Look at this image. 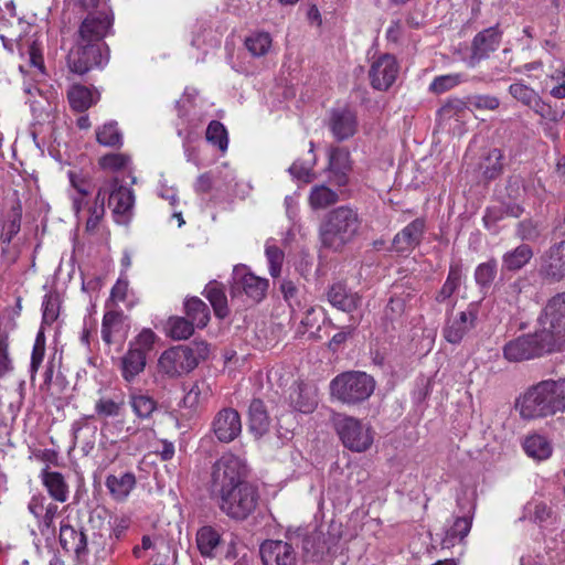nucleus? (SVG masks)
<instances>
[{
  "instance_id": "1",
  "label": "nucleus",
  "mask_w": 565,
  "mask_h": 565,
  "mask_svg": "<svg viewBox=\"0 0 565 565\" xmlns=\"http://www.w3.org/2000/svg\"><path fill=\"white\" fill-rule=\"evenodd\" d=\"M515 407L523 419H536L565 412V381L545 380L530 386Z\"/></svg>"
},
{
  "instance_id": "2",
  "label": "nucleus",
  "mask_w": 565,
  "mask_h": 565,
  "mask_svg": "<svg viewBox=\"0 0 565 565\" xmlns=\"http://www.w3.org/2000/svg\"><path fill=\"white\" fill-rule=\"evenodd\" d=\"M362 220L356 210L342 205L329 211L320 225V241L323 247L340 252L351 243L361 228Z\"/></svg>"
},
{
  "instance_id": "3",
  "label": "nucleus",
  "mask_w": 565,
  "mask_h": 565,
  "mask_svg": "<svg viewBox=\"0 0 565 565\" xmlns=\"http://www.w3.org/2000/svg\"><path fill=\"white\" fill-rule=\"evenodd\" d=\"M374 388V379L361 371L343 372L330 383L331 396L348 405L366 401L373 394Z\"/></svg>"
},
{
  "instance_id": "4",
  "label": "nucleus",
  "mask_w": 565,
  "mask_h": 565,
  "mask_svg": "<svg viewBox=\"0 0 565 565\" xmlns=\"http://www.w3.org/2000/svg\"><path fill=\"white\" fill-rule=\"evenodd\" d=\"M248 469L243 459L224 454L212 467L210 489L212 497L247 483Z\"/></svg>"
},
{
  "instance_id": "5",
  "label": "nucleus",
  "mask_w": 565,
  "mask_h": 565,
  "mask_svg": "<svg viewBox=\"0 0 565 565\" xmlns=\"http://www.w3.org/2000/svg\"><path fill=\"white\" fill-rule=\"evenodd\" d=\"M218 507L228 518L237 521L246 520L257 508L259 494L252 483L217 494Z\"/></svg>"
},
{
  "instance_id": "6",
  "label": "nucleus",
  "mask_w": 565,
  "mask_h": 565,
  "mask_svg": "<svg viewBox=\"0 0 565 565\" xmlns=\"http://www.w3.org/2000/svg\"><path fill=\"white\" fill-rule=\"evenodd\" d=\"M557 351V348L540 331L520 335L507 342L503 356L509 362H522Z\"/></svg>"
},
{
  "instance_id": "7",
  "label": "nucleus",
  "mask_w": 565,
  "mask_h": 565,
  "mask_svg": "<svg viewBox=\"0 0 565 565\" xmlns=\"http://www.w3.org/2000/svg\"><path fill=\"white\" fill-rule=\"evenodd\" d=\"M539 330L561 350L565 344V292L552 297L539 319Z\"/></svg>"
},
{
  "instance_id": "8",
  "label": "nucleus",
  "mask_w": 565,
  "mask_h": 565,
  "mask_svg": "<svg viewBox=\"0 0 565 565\" xmlns=\"http://www.w3.org/2000/svg\"><path fill=\"white\" fill-rule=\"evenodd\" d=\"M331 419L344 447L358 452L371 447L373 433L361 420L339 413L333 414Z\"/></svg>"
},
{
  "instance_id": "9",
  "label": "nucleus",
  "mask_w": 565,
  "mask_h": 565,
  "mask_svg": "<svg viewBox=\"0 0 565 565\" xmlns=\"http://www.w3.org/2000/svg\"><path fill=\"white\" fill-rule=\"evenodd\" d=\"M108 61L106 44H88L76 41L67 54V66L72 73L84 75L93 67H98Z\"/></svg>"
},
{
  "instance_id": "10",
  "label": "nucleus",
  "mask_w": 565,
  "mask_h": 565,
  "mask_svg": "<svg viewBox=\"0 0 565 565\" xmlns=\"http://www.w3.org/2000/svg\"><path fill=\"white\" fill-rule=\"evenodd\" d=\"M198 355L186 345H178L166 350L158 360V370L168 377H178L196 367Z\"/></svg>"
},
{
  "instance_id": "11",
  "label": "nucleus",
  "mask_w": 565,
  "mask_h": 565,
  "mask_svg": "<svg viewBox=\"0 0 565 565\" xmlns=\"http://www.w3.org/2000/svg\"><path fill=\"white\" fill-rule=\"evenodd\" d=\"M268 287V279L256 276L247 266L242 264L234 266L231 285L232 296L244 294L258 303L265 299Z\"/></svg>"
},
{
  "instance_id": "12",
  "label": "nucleus",
  "mask_w": 565,
  "mask_h": 565,
  "mask_svg": "<svg viewBox=\"0 0 565 565\" xmlns=\"http://www.w3.org/2000/svg\"><path fill=\"white\" fill-rule=\"evenodd\" d=\"M477 321L478 308L473 303L468 305L463 311L449 312L443 327V337L448 343L459 344L476 328Z\"/></svg>"
},
{
  "instance_id": "13",
  "label": "nucleus",
  "mask_w": 565,
  "mask_h": 565,
  "mask_svg": "<svg viewBox=\"0 0 565 565\" xmlns=\"http://www.w3.org/2000/svg\"><path fill=\"white\" fill-rule=\"evenodd\" d=\"M109 206L118 224H127L132 215L135 204L134 191L122 185L118 178L109 183Z\"/></svg>"
},
{
  "instance_id": "14",
  "label": "nucleus",
  "mask_w": 565,
  "mask_h": 565,
  "mask_svg": "<svg viewBox=\"0 0 565 565\" xmlns=\"http://www.w3.org/2000/svg\"><path fill=\"white\" fill-rule=\"evenodd\" d=\"M399 72L396 58L391 54L379 56L371 64L369 77L374 89L385 92L395 83Z\"/></svg>"
},
{
  "instance_id": "15",
  "label": "nucleus",
  "mask_w": 565,
  "mask_h": 565,
  "mask_svg": "<svg viewBox=\"0 0 565 565\" xmlns=\"http://www.w3.org/2000/svg\"><path fill=\"white\" fill-rule=\"evenodd\" d=\"M113 18L106 12L87 15L78 30L77 41L88 44H105L104 38L110 31Z\"/></svg>"
},
{
  "instance_id": "16",
  "label": "nucleus",
  "mask_w": 565,
  "mask_h": 565,
  "mask_svg": "<svg viewBox=\"0 0 565 565\" xmlns=\"http://www.w3.org/2000/svg\"><path fill=\"white\" fill-rule=\"evenodd\" d=\"M263 565H297L292 544L281 540H266L259 546Z\"/></svg>"
},
{
  "instance_id": "17",
  "label": "nucleus",
  "mask_w": 565,
  "mask_h": 565,
  "mask_svg": "<svg viewBox=\"0 0 565 565\" xmlns=\"http://www.w3.org/2000/svg\"><path fill=\"white\" fill-rule=\"evenodd\" d=\"M212 430L221 443H231L242 433V420L234 408H222L212 422Z\"/></svg>"
},
{
  "instance_id": "18",
  "label": "nucleus",
  "mask_w": 565,
  "mask_h": 565,
  "mask_svg": "<svg viewBox=\"0 0 565 565\" xmlns=\"http://www.w3.org/2000/svg\"><path fill=\"white\" fill-rule=\"evenodd\" d=\"M540 274L554 281L565 277V239L551 246L542 256Z\"/></svg>"
},
{
  "instance_id": "19",
  "label": "nucleus",
  "mask_w": 565,
  "mask_h": 565,
  "mask_svg": "<svg viewBox=\"0 0 565 565\" xmlns=\"http://www.w3.org/2000/svg\"><path fill=\"white\" fill-rule=\"evenodd\" d=\"M501 41V33L495 26L488 28L479 32L471 47V55L468 61L470 67H475L481 60L486 58L490 52L497 50Z\"/></svg>"
},
{
  "instance_id": "20",
  "label": "nucleus",
  "mask_w": 565,
  "mask_h": 565,
  "mask_svg": "<svg viewBox=\"0 0 565 565\" xmlns=\"http://www.w3.org/2000/svg\"><path fill=\"white\" fill-rule=\"evenodd\" d=\"M328 302L335 309L347 313L355 311L362 301V297L338 281L330 285L326 291Z\"/></svg>"
},
{
  "instance_id": "21",
  "label": "nucleus",
  "mask_w": 565,
  "mask_h": 565,
  "mask_svg": "<svg viewBox=\"0 0 565 565\" xmlns=\"http://www.w3.org/2000/svg\"><path fill=\"white\" fill-rule=\"evenodd\" d=\"M329 127L337 140H345L356 132V114L349 108L333 109L330 115Z\"/></svg>"
},
{
  "instance_id": "22",
  "label": "nucleus",
  "mask_w": 565,
  "mask_h": 565,
  "mask_svg": "<svg viewBox=\"0 0 565 565\" xmlns=\"http://www.w3.org/2000/svg\"><path fill=\"white\" fill-rule=\"evenodd\" d=\"M425 230V222L416 218L398 232L393 239V247L397 252H408L418 246L422 242Z\"/></svg>"
},
{
  "instance_id": "23",
  "label": "nucleus",
  "mask_w": 565,
  "mask_h": 565,
  "mask_svg": "<svg viewBox=\"0 0 565 565\" xmlns=\"http://www.w3.org/2000/svg\"><path fill=\"white\" fill-rule=\"evenodd\" d=\"M328 170L332 181L338 185L348 183V173L351 170L350 153L344 148H333L329 153Z\"/></svg>"
},
{
  "instance_id": "24",
  "label": "nucleus",
  "mask_w": 565,
  "mask_h": 565,
  "mask_svg": "<svg viewBox=\"0 0 565 565\" xmlns=\"http://www.w3.org/2000/svg\"><path fill=\"white\" fill-rule=\"evenodd\" d=\"M60 543L66 552H73L77 556L87 553V537L82 531H76L67 520H63L60 526Z\"/></svg>"
},
{
  "instance_id": "25",
  "label": "nucleus",
  "mask_w": 565,
  "mask_h": 565,
  "mask_svg": "<svg viewBox=\"0 0 565 565\" xmlns=\"http://www.w3.org/2000/svg\"><path fill=\"white\" fill-rule=\"evenodd\" d=\"M41 481L53 500L61 503L67 501L70 487L61 472L45 468L41 471Z\"/></svg>"
},
{
  "instance_id": "26",
  "label": "nucleus",
  "mask_w": 565,
  "mask_h": 565,
  "mask_svg": "<svg viewBox=\"0 0 565 565\" xmlns=\"http://www.w3.org/2000/svg\"><path fill=\"white\" fill-rule=\"evenodd\" d=\"M147 356L136 349L128 351L120 359L121 376L126 382H134L135 379L145 371Z\"/></svg>"
},
{
  "instance_id": "27",
  "label": "nucleus",
  "mask_w": 565,
  "mask_h": 565,
  "mask_svg": "<svg viewBox=\"0 0 565 565\" xmlns=\"http://www.w3.org/2000/svg\"><path fill=\"white\" fill-rule=\"evenodd\" d=\"M509 93L522 105L533 109L537 114H543L545 105L540 95L532 87L518 82L510 85Z\"/></svg>"
},
{
  "instance_id": "28",
  "label": "nucleus",
  "mask_w": 565,
  "mask_h": 565,
  "mask_svg": "<svg viewBox=\"0 0 565 565\" xmlns=\"http://www.w3.org/2000/svg\"><path fill=\"white\" fill-rule=\"evenodd\" d=\"M108 189L102 186L98 189L94 201L88 205V218L86 221L85 231L94 234L99 228V225L105 216V200Z\"/></svg>"
},
{
  "instance_id": "29",
  "label": "nucleus",
  "mask_w": 565,
  "mask_h": 565,
  "mask_svg": "<svg viewBox=\"0 0 565 565\" xmlns=\"http://www.w3.org/2000/svg\"><path fill=\"white\" fill-rule=\"evenodd\" d=\"M248 415L249 429L255 436L262 437L268 431L270 420L263 401L253 399L249 405Z\"/></svg>"
},
{
  "instance_id": "30",
  "label": "nucleus",
  "mask_w": 565,
  "mask_h": 565,
  "mask_svg": "<svg viewBox=\"0 0 565 565\" xmlns=\"http://www.w3.org/2000/svg\"><path fill=\"white\" fill-rule=\"evenodd\" d=\"M470 114V109L467 104L459 99H449L439 110L438 119L440 124H450L452 120L456 125H460Z\"/></svg>"
},
{
  "instance_id": "31",
  "label": "nucleus",
  "mask_w": 565,
  "mask_h": 565,
  "mask_svg": "<svg viewBox=\"0 0 565 565\" xmlns=\"http://www.w3.org/2000/svg\"><path fill=\"white\" fill-rule=\"evenodd\" d=\"M504 154L498 149H491L480 161L479 169L484 180L491 181L499 178L504 169Z\"/></svg>"
},
{
  "instance_id": "32",
  "label": "nucleus",
  "mask_w": 565,
  "mask_h": 565,
  "mask_svg": "<svg viewBox=\"0 0 565 565\" xmlns=\"http://www.w3.org/2000/svg\"><path fill=\"white\" fill-rule=\"evenodd\" d=\"M203 295L207 298L213 307L214 313L217 318L227 317L230 310L227 306V298L222 284L217 281H210L203 291Z\"/></svg>"
},
{
  "instance_id": "33",
  "label": "nucleus",
  "mask_w": 565,
  "mask_h": 565,
  "mask_svg": "<svg viewBox=\"0 0 565 565\" xmlns=\"http://www.w3.org/2000/svg\"><path fill=\"white\" fill-rule=\"evenodd\" d=\"M290 402L295 409L305 414L311 413L318 404L316 390L300 384L290 394Z\"/></svg>"
},
{
  "instance_id": "34",
  "label": "nucleus",
  "mask_w": 565,
  "mask_h": 565,
  "mask_svg": "<svg viewBox=\"0 0 565 565\" xmlns=\"http://www.w3.org/2000/svg\"><path fill=\"white\" fill-rule=\"evenodd\" d=\"M184 312L196 328H205L210 321V309L207 305L198 297H191L184 301Z\"/></svg>"
},
{
  "instance_id": "35",
  "label": "nucleus",
  "mask_w": 565,
  "mask_h": 565,
  "mask_svg": "<svg viewBox=\"0 0 565 565\" xmlns=\"http://www.w3.org/2000/svg\"><path fill=\"white\" fill-rule=\"evenodd\" d=\"M136 484L135 475L126 472L120 476L110 475L106 479V487L116 500H125Z\"/></svg>"
},
{
  "instance_id": "36",
  "label": "nucleus",
  "mask_w": 565,
  "mask_h": 565,
  "mask_svg": "<svg viewBox=\"0 0 565 565\" xmlns=\"http://www.w3.org/2000/svg\"><path fill=\"white\" fill-rule=\"evenodd\" d=\"M533 250L526 245L522 244L505 253L502 257V271H518L523 268L532 258Z\"/></svg>"
},
{
  "instance_id": "37",
  "label": "nucleus",
  "mask_w": 565,
  "mask_h": 565,
  "mask_svg": "<svg viewBox=\"0 0 565 565\" xmlns=\"http://www.w3.org/2000/svg\"><path fill=\"white\" fill-rule=\"evenodd\" d=\"M462 281V267L460 264L455 263L449 267L448 276L440 290L437 292L435 299L441 303L449 299L459 288Z\"/></svg>"
},
{
  "instance_id": "38",
  "label": "nucleus",
  "mask_w": 565,
  "mask_h": 565,
  "mask_svg": "<svg viewBox=\"0 0 565 565\" xmlns=\"http://www.w3.org/2000/svg\"><path fill=\"white\" fill-rule=\"evenodd\" d=\"M129 404L134 414L140 419H148L157 409V402L141 392H130Z\"/></svg>"
},
{
  "instance_id": "39",
  "label": "nucleus",
  "mask_w": 565,
  "mask_h": 565,
  "mask_svg": "<svg viewBox=\"0 0 565 565\" xmlns=\"http://www.w3.org/2000/svg\"><path fill=\"white\" fill-rule=\"evenodd\" d=\"M67 99L71 108L75 111H85L95 103L92 90L79 84L70 87Z\"/></svg>"
},
{
  "instance_id": "40",
  "label": "nucleus",
  "mask_w": 565,
  "mask_h": 565,
  "mask_svg": "<svg viewBox=\"0 0 565 565\" xmlns=\"http://www.w3.org/2000/svg\"><path fill=\"white\" fill-rule=\"evenodd\" d=\"M125 317L120 311H108L102 323V338L107 344L114 342V337L124 329Z\"/></svg>"
},
{
  "instance_id": "41",
  "label": "nucleus",
  "mask_w": 565,
  "mask_h": 565,
  "mask_svg": "<svg viewBox=\"0 0 565 565\" xmlns=\"http://www.w3.org/2000/svg\"><path fill=\"white\" fill-rule=\"evenodd\" d=\"M523 448L527 456L536 459H547L552 454V446L550 441L541 435L529 436L523 444Z\"/></svg>"
},
{
  "instance_id": "42",
  "label": "nucleus",
  "mask_w": 565,
  "mask_h": 565,
  "mask_svg": "<svg viewBox=\"0 0 565 565\" xmlns=\"http://www.w3.org/2000/svg\"><path fill=\"white\" fill-rule=\"evenodd\" d=\"M220 542V534L211 526H203L196 533V545L203 556H213V552Z\"/></svg>"
},
{
  "instance_id": "43",
  "label": "nucleus",
  "mask_w": 565,
  "mask_h": 565,
  "mask_svg": "<svg viewBox=\"0 0 565 565\" xmlns=\"http://www.w3.org/2000/svg\"><path fill=\"white\" fill-rule=\"evenodd\" d=\"M339 196L337 192L326 185H316L309 194V204L313 210L326 209L337 203Z\"/></svg>"
},
{
  "instance_id": "44",
  "label": "nucleus",
  "mask_w": 565,
  "mask_h": 565,
  "mask_svg": "<svg viewBox=\"0 0 565 565\" xmlns=\"http://www.w3.org/2000/svg\"><path fill=\"white\" fill-rule=\"evenodd\" d=\"M194 324L183 317H171L167 321V334L173 340H186L194 332Z\"/></svg>"
},
{
  "instance_id": "45",
  "label": "nucleus",
  "mask_w": 565,
  "mask_h": 565,
  "mask_svg": "<svg viewBox=\"0 0 565 565\" xmlns=\"http://www.w3.org/2000/svg\"><path fill=\"white\" fill-rule=\"evenodd\" d=\"M125 407V399L121 396L111 398L108 396L99 397L95 403V412L102 418L117 417Z\"/></svg>"
},
{
  "instance_id": "46",
  "label": "nucleus",
  "mask_w": 565,
  "mask_h": 565,
  "mask_svg": "<svg viewBox=\"0 0 565 565\" xmlns=\"http://www.w3.org/2000/svg\"><path fill=\"white\" fill-rule=\"evenodd\" d=\"M471 529L470 518H457L449 530H447L445 537L443 539V546H454L456 541H462Z\"/></svg>"
},
{
  "instance_id": "47",
  "label": "nucleus",
  "mask_w": 565,
  "mask_h": 565,
  "mask_svg": "<svg viewBox=\"0 0 565 565\" xmlns=\"http://www.w3.org/2000/svg\"><path fill=\"white\" fill-rule=\"evenodd\" d=\"M244 44L253 56L260 57L271 47V36L267 32H254L245 39Z\"/></svg>"
},
{
  "instance_id": "48",
  "label": "nucleus",
  "mask_w": 565,
  "mask_h": 565,
  "mask_svg": "<svg viewBox=\"0 0 565 565\" xmlns=\"http://www.w3.org/2000/svg\"><path fill=\"white\" fill-rule=\"evenodd\" d=\"M21 227V207L13 206L2 224L1 241L9 244Z\"/></svg>"
},
{
  "instance_id": "49",
  "label": "nucleus",
  "mask_w": 565,
  "mask_h": 565,
  "mask_svg": "<svg viewBox=\"0 0 565 565\" xmlns=\"http://www.w3.org/2000/svg\"><path fill=\"white\" fill-rule=\"evenodd\" d=\"M97 141L106 147H120L122 143V135L117 127V122H108L96 131Z\"/></svg>"
},
{
  "instance_id": "50",
  "label": "nucleus",
  "mask_w": 565,
  "mask_h": 565,
  "mask_svg": "<svg viewBox=\"0 0 565 565\" xmlns=\"http://www.w3.org/2000/svg\"><path fill=\"white\" fill-rule=\"evenodd\" d=\"M311 158L308 160H296L289 168V172L298 180L310 182L313 175V167L316 164V157L313 152V142H310Z\"/></svg>"
},
{
  "instance_id": "51",
  "label": "nucleus",
  "mask_w": 565,
  "mask_h": 565,
  "mask_svg": "<svg viewBox=\"0 0 565 565\" xmlns=\"http://www.w3.org/2000/svg\"><path fill=\"white\" fill-rule=\"evenodd\" d=\"M206 139L212 145L217 146L221 151H225L227 149V131L224 125L217 120H213L209 124L206 129Z\"/></svg>"
},
{
  "instance_id": "52",
  "label": "nucleus",
  "mask_w": 565,
  "mask_h": 565,
  "mask_svg": "<svg viewBox=\"0 0 565 565\" xmlns=\"http://www.w3.org/2000/svg\"><path fill=\"white\" fill-rule=\"evenodd\" d=\"M303 552L312 561H319L324 553V541L321 534L313 533L307 535L302 543Z\"/></svg>"
},
{
  "instance_id": "53",
  "label": "nucleus",
  "mask_w": 565,
  "mask_h": 565,
  "mask_svg": "<svg viewBox=\"0 0 565 565\" xmlns=\"http://www.w3.org/2000/svg\"><path fill=\"white\" fill-rule=\"evenodd\" d=\"M497 275V262L490 259L480 264L475 271L476 282L481 287H489Z\"/></svg>"
},
{
  "instance_id": "54",
  "label": "nucleus",
  "mask_w": 565,
  "mask_h": 565,
  "mask_svg": "<svg viewBox=\"0 0 565 565\" xmlns=\"http://www.w3.org/2000/svg\"><path fill=\"white\" fill-rule=\"evenodd\" d=\"M265 254L269 264V274L273 277H278L285 258L284 252L279 247L267 242Z\"/></svg>"
},
{
  "instance_id": "55",
  "label": "nucleus",
  "mask_w": 565,
  "mask_h": 565,
  "mask_svg": "<svg viewBox=\"0 0 565 565\" xmlns=\"http://www.w3.org/2000/svg\"><path fill=\"white\" fill-rule=\"evenodd\" d=\"M45 512H42L41 518L39 519V527L42 534H51L55 535V523L54 520L58 513V507L54 503H49L45 507Z\"/></svg>"
},
{
  "instance_id": "56",
  "label": "nucleus",
  "mask_w": 565,
  "mask_h": 565,
  "mask_svg": "<svg viewBox=\"0 0 565 565\" xmlns=\"http://www.w3.org/2000/svg\"><path fill=\"white\" fill-rule=\"evenodd\" d=\"M507 195L514 202L521 201L527 194L525 181L521 175H511L507 182Z\"/></svg>"
},
{
  "instance_id": "57",
  "label": "nucleus",
  "mask_w": 565,
  "mask_h": 565,
  "mask_svg": "<svg viewBox=\"0 0 565 565\" xmlns=\"http://www.w3.org/2000/svg\"><path fill=\"white\" fill-rule=\"evenodd\" d=\"M157 335L150 329H143L138 337L129 343L130 349H136L146 356L152 350Z\"/></svg>"
},
{
  "instance_id": "58",
  "label": "nucleus",
  "mask_w": 565,
  "mask_h": 565,
  "mask_svg": "<svg viewBox=\"0 0 565 565\" xmlns=\"http://www.w3.org/2000/svg\"><path fill=\"white\" fill-rule=\"evenodd\" d=\"M130 162V157L124 153H109L99 159V166L103 169L119 171L126 169Z\"/></svg>"
},
{
  "instance_id": "59",
  "label": "nucleus",
  "mask_w": 565,
  "mask_h": 565,
  "mask_svg": "<svg viewBox=\"0 0 565 565\" xmlns=\"http://www.w3.org/2000/svg\"><path fill=\"white\" fill-rule=\"evenodd\" d=\"M461 82L459 74H448L436 77L430 86L429 90L435 94L445 93L455 86H457Z\"/></svg>"
},
{
  "instance_id": "60",
  "label": "nucleus",
  "mask_w": 565,
  "mask_h": 565,
  "mask_svg": "<svg viewBox=\"0 0 565 565\" xmlns=\"http://www.w3.org/2000/svg\"><path fill=\"white\" fill-rule=\"evenodd\" d=\"M13 371V363L9 353V339L0 333V379Z\"/></svg>"
},
{
  "instance_id": "61",
  "label": "nucleus",
  "mask_w": 565,
  "mask_h": 565,
  "mask_svg": "<svg viewBox=\"0 0 565 565\" xmlns=\"http://www.w3.org/2000/svg\"><path fill=\"white\" fill-rule=\"evenodd\" d=\"M45 355V337L42 331H40L35 338L32 355H31V364L30 369L32 373H35Z\"/></svg>"
},
{
  "instance_id": "62",
  "label": "nucleus",
  "mask_w": 565,
  "mask_h": 565,
  "mask_svg": "<svg viewBox=\"0 0 565 565\" xmlns=\"http://www.w3.org/2000/svg\"><path fill=\"white\" fill-rule=\"evenodd\" d=\"M42 308L43 322L46 324L53 323L58 317V299L52 295H46Z\"/></svg>"
},
{
  "instance_id": "63",
  "label": "nucleus",
  "mask_w": 565,
  "mask_h": 565,
  "mask_svg": "<svg viewBox=\"0 0 565 565\" xmlns=\"http://www.w3.org/2000/svg\"><path fill=\"white\" fill-rule=\"evenodd\" d=\"M204 386V383H194L182 399L183 406L190 409L196 408L201 403Z\"/></svg>"
},
{
  "instance_id": "64",
  "label": "nucleus",
  "mask_w": 565,
  "mask_h": 565,
  "mask_svg": "<svg viewBox=\"0 0 565 565\" xmlns=\"http://www.w3.org/2000/svg\"><path fill=\"white\" fill-rule=\"evenodd\" d=\"M280 291L291 309H294L295 306L300 307L298 299L299 289L291 280H284L280 285Z\"/></svg>"
}]
</instances>
